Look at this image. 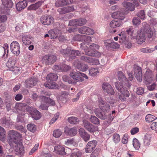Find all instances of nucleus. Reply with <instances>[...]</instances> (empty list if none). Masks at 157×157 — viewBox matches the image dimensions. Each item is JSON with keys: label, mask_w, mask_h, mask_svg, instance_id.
I'll use <instances>...</instances> for the list:
<instances>
[{"label": "nucleus", "mask_w": 157, "mask_h": 157, "mask_svg": "<svg viewBox=\"0 0 157 157\" xmlns=\"http://www.w3.org/2000/svg\"><path fill=\"white\" fill-rule=\"evenodd\" d=\"M118 76L119 79L121 82L115 83V86L117 89L124 97H129L130 95L129 91L123 86L122 84L124 83V84H128V86H129L131 84L128 82L122 72L119 71L118 72Z\"/></svg>", "instance_id": "nucleus-1"}, {"label": "nucleus", "mask_w": 157, "mask_h": 157, "mask_svg": "<svg viewBox=\"0 0 157 157\" xmlns=\"http://www.w3.org/2000/svg\"><path fill=\"white\" fill-rule=\"evenodd\" d=\"M8 142L11 147L14 146V144H17L19 143L20 138L21 137V135L17 131L10 130L8 132Z\"/></svg>", "instance_id": "nucleus-2"}, {"label": "nucleus", "mask_w": 157, "mask_h": 157, "mask_svg": "<svg viewBox=\"0 0 157 157\" xmlns=\"http://www.w3.org/2000/svg\"><path fill=\"white\" fill-rule=\"evenodd\" d=\"M60 52L65 57H68L71 59H74L77 56L80 55V52L79 51L69 49H62Z\"/></svg>", "instance_id": "nucleus-3"}, {"label": "nucleus", "mask_w": 157, "mask_h": 157, "mask_svg": "<svg viewBox=\"0 0 157 157\" xmlns=\"http://www.w3.org/2000/svg\"><path fill=\"white\" fill-rule=\"evenodd\" d=\"M70 75L77 82H82L84 80L81 76L85 77L87 79L88 78L85 74L79 71L76 72L73 71L71 72Z\"/></svg>", "instance_id": "nucleus-4"}, {"label": "nucleus", "mask_w": 157, "mask_h": 157, "mask_svg": "<svg viewBox=\"0 0 157 157\" xmlns=\"http://www.w3.org/2000/svg\"><path fill=\"white\" fill-rule=\"evenodd\" d=\"M16 62L14 57H10L6 63V66L10 70L14 71L15 73H17L19 71V70L17 67L14 66Z\"/></svg>", "instance_id": "nucleus-5"}, {"label": "nucleus", "mask_w": 157, "mask_h": 157, "mask_svg": "<svg viewBox=\"0 0 157 157\" xmlns=\"http://www.w3.org/2000/svg\"><path fill=\"white\" fill-rule=\"evenodd\" d=\"M147 30L146 28H142L140 32L137 34L136 39L138 44H141L145 42L146 39L145 34Z\"/></svg>", "instance_id": "nucleus-6"}, {"label": "nucleus", "mask_w": 157, "mask_h": 157, "mask_svg": "<svg viewBox=\"0 0 157 157\" xmlns=\"http://www.w3.org/2000/svg\"><path fill=\"white\" fill-rule=\"evenodd\" d=\"M86 22V20L84 18L73 19L69 21V25L74 26H81L84 25Z\"/></svg>", "instance_id": "nucleus-7"}, {"label": "nucleus", "mask_w": 157, "mask_h": 157, "mask_svg": "<svg viewBox=\"0 0 157 157\" xmlns=\"http://www.w3.org/2000/svg\"><path fill=\"white\" fill-rule=\"evenodd\" d=\"M82 125L87 130L91 133L94 132L98 129L97 127L94 126L86 120H83Z\"/></svg>", "instance_id": "nucleus-8"}, {"label": "nucleus", "mask_w": 157, "mask_h": 157, "mask_svg": "<svg viewBox=\"0 0 157 157\" xmlns=\"http://www.w3.org/2000/svg\"><path fill=\"white\" fill-rule=\"evenodd\" d=\"M56 60V57L53 55H46L42 59L43 63L46 65L54 63Z\"/></svg>", "instance_id": "nucleus-9"}, {"label": "nucleus", "mask_w": 157, "mask_h": 157, "mask_svg": "<svg viewBox=\"0 0 157 157\" xmlns=\"http://www.w3.org/2000/svg\"><path fill=\"white\" fill-rule=\"evenodd\" d=\"M73 66L79 70L85 71L88 68V66L86 64L81 63L78 60H75L73 63Z\"/></svg>", "instance_id": "nucleus-10"}, {"label": "nucleus", "mask_w": 157, "mask_h": 157, "mask_svg": "<svg viewBox=\"0 0 157 157\" xmlns=\"http://www.w3.org/2000/svg\"><path fill=\"white\" fill-rule=\"evenodd\" d=\"M11 52L16 56L18 55L20 53V47L19 43L16 41L12 42L10 46Z\"/></svg>", "instance_id": "nucleus-11"}, {"label": "nucleus", "mask_w": 157, "mask_h": 157, "mask_svg": "<svg viewBox=\"0 0 157 157\" xmlns=\"http://www.w3.org/2000/svg\"><path fill=\"white\" fill-rule=\"evenodd\" d=\"M144 80L146 84H150L154 80L153 73L150 70L146 72L144 75Z\"/></svg>", "instance_id": "nucleus-12"}, {"label": "nucleus", "mask_w": 157, "mask_h": 157, "mask_svg": "<svg viewBox=\"0 0 157 157\" xmlns=\"http://www.w3.org/2000/svg\"><path fill=\"white\" fill-rule=\"evenodd\" d=\"M134 72L137 80L139 82H141L142 79V75L141 68L136 65H134Z\"/></svg>", "instance_id": "nucleus-13"}, {"label": "nucleus", "mask_w": 157, "mask_h": 157, "mask_svg": "<svg viewBox=\"0 0 157 157\" xmlns=\"http://www.w3.org/2000/svg\"><path fill=\"white\" fill-rule=\"evenodd\" d=\"M97 144V142L94 140L89 142L85 148V151L87 153H90L95 148Z\"/></svg>", "instance_id": "nucleus-14"}, {"label": "nucleus", "mask_w": 157, "mask_h": 157, "mask_svg": "<svg viewBox=\"0 0 157 157\" xmlns=\"http://www.w3.org/2000/svg\"><path fill=\"white\" fill-rule=\"evenodd\" d=\"M80 59L83 61L90 63L93 65H98L99 63L98 60L97 59L85 56H82L80 58Z\"/></svg>", "instance_id": "nucleus-15"}, {"label": "nucleus", "mask_w": 157, "mask_h": 157, "mask_svg": "<svg viewBox=\"0 0 157 157\" xmlns=\"http://www.w3.org/2000/svg\"><path fill=\"white\" fill-rule=\"evenodd\" d=\"M41 22L43 24L49 25L52 23L54 21L53 17L50 15L47 16H42L40 19Z\"/></svg>", "instance_id": "nucleus-16"}, {"label": "nucleus", "mask_w": 157, "mask_h": 157, "mask_svg": "<svg viewBox=\"0 0 157 157\" xmlns=\"http://www.w3.org/2000/svg\"><path fill=\"white\" fill-rule=\"evenodd\" d=\"M102 88L105 92L109 94L113 95L114 94L113 89L111 85L108 83H104L102 85Z\"/></svg>", "instance_id": "nucleus-17"}, {"label": "nucleus", "mask_w": 157, "mask_h": 157, "mask_svg": "<svg viewBox=\"0 0 157 157\" xmlns=\"http://www.w3.org/2000/svg\"><path fill=\"white\" fill-rule=\"evenodd\" d=\"M105 46L107 48L116 49L119 47V44L114 41L111 42L109 40H107L104 41Z\"/></svg>", "instance_id": "nucleus-18"}, {"label": "nucleus", "mask_w": 157, "mask_h": 157, "mask_svg": "<svg viewBox=\"0 0 157 157\" xmlns=\"http://www.w3.org/2000/svg\"><path fill=\"white\" fill-rule=\"evenodd\" d=\"M38 80L36 78H30L27 79L25 82V86L28 88H30L36 85Z\"/></svg>", "instance_id": "nucleus-19"}, {"label": "nucleus", "mask_w": 157, "mask_h": 157, "mask_svg": "<svg viewBox=\"0 0 157 157\" xmlns=\"http://www.w3.org/2000/svg\"><path fill=\"white\" fill-rule=\"evenodd\" d=\"M61 33L60 30L57 29H52L48 32L51 39H56L61 35Z\"/></svg>", "instance_id": "nucleus-20"}, {"label": "nucleus", "mask_w": 157, "mask_h": 157, "mask_svg": "<svg viewBox=\"0 0 157 157\" xmlns=\"http://www.w3.org/2000/svg\"><path fill=\"white\" fill-rule=\"evenodd\" d=\"M79 134L83 140L86 142L89 140L90 138V135L85 131V130L82 128L79 129Z\"/></svg>", "instance_id": "nucleus-21"}, {"label": "nucleus", "mask_w": 157, "mask_h": 157, "mask_svg": "<svg viewBox=\"0 0 157 157\" xmlns=\"http://www.w3.org/2000/svg\"><path fill=\"white\" fill-rule=\"evenodd\" d=\"M73 2V0H59L56 2L55 5L57 7L67 5L72 3Z\"/></svg>", "instance_id": "nucleus-22"}, {"label": "nucleus", "mask_w": 157, "mask_h": 157, "mask_svg": "<svg viewBox=\"0 0 157 157\" xmlns=\"http://www.w3.org/2000/svg\"><path fill=\"white\" fill-rule=\"evenodd\" d=\"M85 53L86 55L92 56L99 57L101 56L100 53L98 51L92 50L89 48L87 49L85 52Z\"/></svg>", "instance_id": "nucleus-23"}, {"label": "nucleus", "mask_w": 157, "mask_h": 157, "mask_svg": "<svg viewBox=\"0 0 157 157\" xmlns=\"http://www.w3.org/2000/svg\"><path fill=\"white\" fill-rule=\"evenodd\" d=\"M99 106L103 110L105 111L106 112L110 110V106L108 104H105V102L102 99H100L99 101Z\"/></svg>", "instance_id": "nucleus-24"}, {"label": "nucleus", "mask_w": 157, "mask_h": 157, "mask_svg": "<svg viewBox=\"0 0 157 157\" xmlns=\"http://www.w3.org/2000/svg\"><path fill=\"white\" fill-rule=\"evenodd\" d=\"M54 151L57 154L61 155H64L66 154L65 148L62 146L58 145L55 146L54 147Z\"/></svg>", "instance_id": "nucleus-25"}, {"label": "nucleus", "mask_w": 157, "mask_h": 157, "mask_svg": "<svg viewBox=\"0 0 157 157\" xmlns=\"http://www.w3.org/2000/svg\"><path fill=\"white\" fill-rule=\"evenodd\" d=\"M112 17L115 19L123 20L124 18V14L123 12L120 11L115 12L112 13Z\"/></svg>", "instance_id": "nucleus-26"}, {"label": "nucleus", "mask_w": 157, "mask_h": 157, "mask_svg": "<svg viewBox=\"0 0 157 157\" xmlns=\"http://www.w3.org/2000/svg\"><path fill=\"white\" fill-rule=\"evenodd\" d=\"M27 6V2L26 0H24L18 2L16 5L17 10L20 11L24 9Z\"/></svg>", "instance_id": "nucleus-27"}, {"label": "nucleus", "mask_w": 157, "mask_h": 157, "mask_svg": "<svg viewBox=\"0 0 157 157\" xmlns=\"http://www.w3.org/2000/svg\"><path fill=\"white\" fill-rule=\"evenodd\" d=\"M39 98L42 102H47L48 104L50 103L52 105H54L55 104L54 101L49 98L46 97L45 96H40Z\"/></svg>", "instance_id": "nucleus-28"}, {"label": "nucleus", "mask_w": 157, "mask_h": 157, "mask_svg": "<svg viewBox=\"0 0 157 157\" xmlns=\"http://www.w3.org/2000/svg\"><path fill=\"white\" fill-rule=\"evenodd\" d=\"M22 41L25 45H29L33 41V39L31 36L25 35L23 36Z\"/></svg>", "instance_id": "nucleus-29"}, {"label": "nucleus", "mask_w": 157, "mask_h": 157, "mask_svg": "<svg viewBox=\"0 0 157 157\" xmlns=\"http://www.w3.org/2000/svg\"><path fill=\"white\" fill-rule=\"evenodd\" d=\"M122 25V22L118 20H114L111 21L109 24L111 28H115L119 27Z\"/></svg>", "instance_id": "nucleus-30"}, {"label": "nucleus", "mask_w": 157, "mask_h": 157, "mask_svg": "<svg viewBox=\"0 0 157 157\" xmlns=\"http://www.w3.org/2000/svg\"><path fill=\"white\" fill-rule=\"evenodd\" d=\"M123 6L126 8L128 10L132 11L135 9V6L131 3L124 1L122 3Z\"/></svg>", "instance_id": "nucleus-31"}, {"label": "nucleus", "mask_w": 157, "mask_h": 157, "mask_svg": "<svg viewBox=\"0 0 157 157\" xmlns=\"http://www.w3.org/2000/svg\"><path fill=\"white\" fill-rule=\"evenodd\" d=\"M68 94L69 93L66 91L62 92L60 95L58 97L59 99L63 103H65L66 101Z\"/></svg>", "instance_id": "nucleus-32"}, {"label": "nucleus", "mask_w": 157, "mask_h": 157, "mask_svg": "<svg viewBox=\"0 0 157 157\" xmlns=\"http://www.w3.org/2000/svg\"><path fill=\"white\" fill-rule=\"evenodd\" d=\"M42 2H38L37 3L30 5L28 8L29 10H35L38 9L42 5Z\"/></svg>", "instance_id": "nucleus-33"}, {"label": "nucleus", "mask_w": 157, "mask_h": 157, "mask_svg": "<svg viewBox=\"0 0 157 157\" xmlns=\"http://www.w3.org/2000/svg\"><path fill=\"white\" fill-rule=\"evenodd\" d=\"M6 46L5 45V47H3L2 48V51L3 53L2 58L6 61V59H7L8 56V46L7 44H6Z\"/></svg>", "instance_id": "nucleus-34"}, {"label": "nucleus", "mask_w": 157, "mask_h": 157, "mask_svg": "<svg viewBox=\"0 0 157 157\" xmlns=\"http://www.w3.org/2000/svg\"><path fill=\"white\" fill-rule=\"evenodd\" d=\"M89 74L93 77L96 76L99 73V71L97 68H91L89 69Z\"/></svg>", "instance_id": "nucleus-35"}, {"label": "nucleus", "mask_w": 157, "mask_h": 157, "mask_svg": "<svg viewBox=\"0 0 157 157\" xmlns=\"http://www.w3.org/2000/svg\"><path fill=\"white\" fill-rule=\"evenodd\" d=\"M2 4L8 8H11L13 6V3L11 0H2Z\"/></svg>", "instance_id": "nucleus-36"}, {"label": "nucleus", "mask_w": 157, "mask_h": 157, "mask_svg": "<svg viewBox=\"0 0 157 157\" xmlns=\"http://www.w3.org/2000/svg\"><path fill=\"white\" fill-rule=\"evenodd\" d=\"M58 78V77L56 74L51 73L47 75L46 79L47 80L56 81Z\"/></svg>", "instance_id": "nucleus-37"}, {"label": "nucleus", "mask_w": 157, "mask_h": 157, "mask_svg": "<svg viewBox=\"0 0 157 157\" xmlns=\"http://www.w3.org/2000/svg\"><path fill=\"white\" fill-rule=\"evenodd\" d=\"M119 36V42L120 43L123 44L124 43H126L128 40L126 39L125 35L124 34H122V32L118 35Z\"/></svg>", "instance_id": "nucleus-38"}, {"label": "nucleus", "mask_w": 157, "mask_h": 157, "mask_svg": "<svg viewBox=\"0 0 157 157\" xmlns=\"http://www.w3.org/2000/svg\"><path fill=\"white\" fill-rule=\"evenodd\" d=\"M157 118L155 116L150 114L147 115L145 118L146 121L147 122H152Z\"/></svg>", "instance_id": "nucleus-39"}, {"label": "nucleus", "mask_w": 157, "mask_h": 157, "mask_svg": "<svg viewBox=\"0 0 157 157\" xmlns=\"http://www.w3.org/2000/svg\"><path fill=\"white\" fill-rule=\"evenodd\" d=\"M151 137L148 134L146 135L144 138V142L145 145L148 146L150 145L151 142Z\"/></svg>", "instance_id": "nucleus-40"}, {"label": "nucleus", "mask_w": 157, "mask_h": 157, "mask_svg": "<svg viewBox=\"0 0 157 157\" xmlns=\"http://www.w3.org/2000/svg\"><path fill=\"white\" fill-rule=\"evenodd\" d=\"M41 117L40 113L37 110L34 109L33 111V117L35 120L39 119Z\"/></svg>", "instance_id": "nucleus-41"}, {"label": "nucleus", "mask_w": 157, "mask_h": 157, "mask_svg": "<svg viewBox=\"0 0 157 157\" xmlns=\"http://www.w3.org/2000/svg\"><path fill=\"white\" fill-rule=\"evenodd\" d=\"M68 121L71 124H76L79 121V120L76 117H71L68 118Z\"/></svg>", "instance_id": "nucleus-42"}, {"label": "nucleus", "mask_w": 157, "mask_h": 157, "mask_svg": "<svg viewBox=\"0 0 157 157\" xmlns=\"http://www.w3.org/2000/svg\"><path fill=\"white\" fill-rule=\"evenodd\" d=\"M90 121L93 123L95 124H99L100 122L99 119L95 116L91 115L90 118Z\"/></svg>", "instance_id": "nucleus-43"}, {"label": "nucleus", "mask_w": 157, "mask_h": 157, "mask_svg": "<svg viewBox=\"0 0 157 157\" xmlns=\"http://www.w3.org/2000/svg\"><path fill=\"white\" fill-rule=\"evenodd\" d=\"M6 132L3 128L0 126V140H3L6 136Z\"/></svg>", "instance_id": "nucleus-44"}, {"label": "nucleus", "mask_w": 157, "mask_h": 157, "mask_svg": "<svg viewBox=\"0 0 157 157\" xmlns=\"http://www.w3.org/2000/svg\"><path fill=\"white\" fill-rule=\"evenodd\" d=\"M133 145L136 150H138L140 147V144L137 139L134 138L133 140Z\"/></svg>", "instance_id": "nucleus-45"}, {"label": "nucleus", "mask_w": 157, "mask_h": 157, "mask_svg": "<svg viewBox=\"0 0 157 157\" xmlns=\"http://www.w3.org/2000/svg\"><path fill=\"white\" fill-rule=\"evenodd\" d=\"M27 127L28 129L33 132H34L36 129V125L33 124H29L27 125Z\"/></svg>", "instance_id": "nucleus-46"}, {"label": "nucleus", "mask_w": 157, "mask_h": 157, "mask_svg": "<svg viewBox=\"0 0 157 157\" xmlns=\"http://www.w3.org/2000/svg\"><path fill=\"white\" fill-rule=\"evenodd\" d=\"M82 41H84V42L88 44L91 41V38L88 36L82 35Z\"/></svg>", "instance_id": "nucleus-47"}, {"label": "nucleus", "mask_w": 157, "mask_h": 157, "mask_svg": "<svg viewBox=\"0 0 157 157\" xmlns=\"http://www.w3.org/2000/svg\"><path fill=\"white\" fill-rule=\"evenodd\" d=\"M1 121L2 124L5 126L8 127L10 124L11 122L9 119L4 118L2 119Z\"/></svg>", "instance_id": "nucleus-48"}, {"label": "nucleus", "mask_w": 157, "mask_h": 157, "mask_svg": "<svg viewBox=\"0 0 157 157\" xmlns=\"http://www.w3.org/2000/svg\"><path fill=\"white\" fill-rule=\"evenodd\" d=\"M89 44L83 42L80 45V48L84 50V52L88 49Z\"/></svg>", "instance_id": "nucleus-49"}, {"label": "nucleus", "mask_w": 157, "mask_h": 157, "mask_svg": "<svg viewBox=\"0 0 157 157\" xmlns=\"http://www.w3.org/2000/svg\"><path fill=\"white\" fill-rule=\"evenodd\" d=\"M146 29L147 31L146 33H147V36L149 38H151L155 35V33L153 32L151 28Z\"/></svg>", "instance_id": "nucleus-50"}, {"label": "nucleus", "mask_w": 157, "mask_h": 157, "mask_svg": "<svg viewBox=\"0 0 157 157\" xmlns=\"http://www.w3.org/2000/svg\"><path fill=\"white\" fill-rule=\"evenodd\" d=\"M62 134V132L60 130L57 129L54 131L53 136L56 138H59Z\"/></svg>", "instance_id": "nucleus-51"}, {"label": "nucleus", "mask_w": 157, "mask_h": 157, "mask_svg": "<svg viewBox=\"0 0 157 157\" xmlns=\"http://www.w3.org/2000/svg\"><path fill=\"white\" fill-rule=\"evenodd\" d=\"M113 139L115 143H118L120 140V138L119 135L117 133L114 134L113 136Z\"/></svg>", "instance_id": "nucleus-52"}, {"label": "nucleus", "mask_w": 157, "mask_h": 157, "mask_svg": "<svg viewBox=\"0 0 157 157\" xmlns=\"http://www.w3.org/2000/svg\"><path fill=\"white\" fill-rule=\"evenodd\" d=\"M132 22L133 25H138L140 24L141 21L139 18L138 17H135L132 19Z\"/></svg>", "instance_id": "nucleus-53"}, {"label": "nucleus", "mask_w": 157, "mask_h": 157, "mask_svg": "<svg viewBox=\"0 0 157 157\" xmlns=\"http://www.w3.org/2000/svg\"><path fill=\"white\" fill-rule=\"evenodd\" d=\"M99 47V46L98 45L94 43H92L89 45L88 48H89L92 50L95 51V49H98Z\"/></svg>", "instance_id": "nucleus-54"}, {"label": "nucleus", "mask_w": 157, "mask_h": 157, "mask_svg": "<svg viewBox=\"0 0 157 157\" xmlns=\"http://www.w3.org/2000/svg\"><path fill=\"white\" fill-rule=\"evenodd\" d=\"M82 35H77L75 36L72 40L74 41H82Z\"/></svg>", "instance_id": "nucleus-55"}, {"label": "nucleus", "mask_w": 157, "mask_h": 157, "mask_svg": "<svg viewBox=\"0 0 157 157\" xmlns=\"http://www.w3.org/2000/svg\"><path fill=\"white\" fill-rule=\"evenodd\" d=\"M71 68V67L69 65L64 64L62 65V71H67L70 70Z\"/></svg>", "instance_id": "nucleus-56"}, {"label": "nucleus", "mask_w": 157, "mask_h": 157, "mask_svg": "<svg viewBox=\"0 0 157 157\" xmlns=\"http://www.w3.org/2000/svg\"><path fill=\"white\" fill-rule=\"evenodd\" d=\"M68 133L70 135L73 136L76 135L77 130L75 128H72L69 130Z\"/></svg>", "instance_id": "nucleus-57"}, {"label": "nucleus", "mask_w": 157, "mask_h": 157, "mask_svg": "<svg viewBox=\"0 0 157 157\" xmlns=\"http://www.w3.org/2000/svg\"><path fill=\"white\" fill-rule=\"evenodd\" d=\"M151 48H143L140 49L141 51L144 53H151L152 52Z\"/></svg>", "instance_id": "nucleus-58"}, {"label": "nucleus", "mask_w": 157, "mask_h": 157, "mask_svg": "<svg viewBox=\"0 0 157 157\" xmlns=\"http://www.w3.org/2000/svg\"><path fill=\"white\" fill-rule=\"evenodd\" d=\"M137 16L141 19L144 20L145 18V14L144 10L140 11L138 13Z\"/></svg>", "instance_id": "nucleus-59"}, {"label": "nucleus", "mask_w": 157, "mask_h": 157, "mask_svg": "<svg viewBox=\"0 0 157 157\" xmlns=\"http://www.w3.org/2000/svg\"><path fill=\"white\" fill-rule=\"evenodd\" d=\"M85 34L87 35H93L94 33V31L92 29L86 26Z\"/></svg>", "instance_id": "nucleus-60"}, {"label": "nucleus", "mask_w": 157, "mask_h": 157, "mask_svg": "<svg viewBox=\"0 0 157 157\" xmlns=\"http://www.w3.org/2000/svg\"><path fill=\"white\" fill-rule=\"evenodd\" d=\"M75 141L73 138L67 139L65 141V144L67 145H69L73 144Z\"/></svg>", "instance_id": "nucleus-61"}, {"label": "nucleus", "mask_w": 157, "mask_h": 157, "mask_svg": "<svg viewBox=\"0 0 157 157\" xmlns=\"http://www.w3.org/2000/svg\"><path fill=\"white\" fill-rule=\"evenodd\" d=\"M59 117V114L58 113L56 114L53 118L50 121V124H52L54 123L58 119Z\"/></svg>", "instance_id": "nucleus-62"}, {"label": "nucleus", "mask_w": 157, "mask_h": 157, "mask_svg": "<svg viewBox=\"0 0 157 157\" xmlns=\"http://www.w3.org/2000/svg\"><path fill=\"white\" fill-rule=\"evenodd\" d=\"M45 103H42L40 106V109L42 110H47L48 107V105L47 102H44Z\"/></svg>", "instance_id": "nucleus-63"}, {"label": "nucleus", "mask_w": 157, "mask_h": 157, "mask_svg": "<svg viewBox=\"0 0 157 157\" xmlns=\"http://www.w3.org/2000/svg\"><path fill=\"white\" fill-rule=\"evenodd\" d=\"M81 155V153L80 152H75L71 154V157H80Z\"/></svg>", "instance_id": "nucleus-64"}]
</instances>
